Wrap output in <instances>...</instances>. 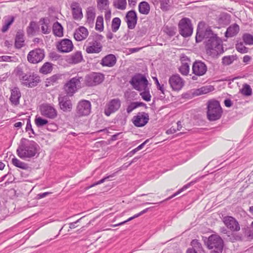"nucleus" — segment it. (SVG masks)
Segmentation results:
<instances>
[{"label":"nucleus","instance_id":"nucleus-13","mask_svg":"<svg viewBox=\"0 0 253 253\" xmlns=\"http://www.w3.org/2000/svg\"><path fill=\"white\" fill-rule=\"evenodd\" d=\"M44 57V50L43 49L37 48L31 51L29 53L27 56V59L28 61L30 63L36 64L42 61Z\"/></svg>","mask_w":253,"mask_h":253},{"label":"nucleus","instance_id":"nucleus-2","mask_svg":"<svg viewBox=\"0 0 253 253\" xmlns=\"http://www.w3.org/2000/svg\"><path fill=\"white\" fill-rule=\"evenodd\" d=\"M38 147L39 145L34 141L22 138L16 150V154L22 159H31L36 156Z\"/></svg>","mask_w":253,"mask_h":253},{"label":"nucleus","instance_id":"nucleus-60","mask_svg":"<svg viewBox=\"0 0 253 253\" xmlns=\"http://www.w3.org/2000/svg\"><path fill=\"white\" fill-rule=\"evenodd\" d=\"M143 47H135L127 49V54L136 52L140 50Z\"/></svg>","mask_w":253,"mask_h":253},{"label":"nucleus","instance_id":"nucleus-50","mask_svg":"<svg viewBox=\"0 0 253 253\" xmlns=\"http://www.w3.org/2000/svg\"><path fill=\"white\" fill-rule=\"evenodd\" d=\"M242 38L243 41L246 44H253V36L252 35L248 33H246L243 35Z\"/></svg>","mask_w":253,"mask_h":253},{"label":"nucleus","instance_id":"nucleus-53","mask_svg":"<svg viewBox=\"0 0 253 253\" xmlns=\"http://www.w3.org/2000/svg\"><path fill=\"white\" fill-rule=\"evenodd\" d=\"M160 7L164 11H167L170 8L169 0H160Z\"/></svg>","mask_w":253,"mask_h":253},{"label":"nucleus","instance_id":"nucleus-46","mask_svg":"<svg viewBox=\"0 0 253 253\" xmlns=\"http://www.w3.org/2000/svg\"><path fill=\"white\" fill-rule=\"evenodd\" d=\"M35 123L38 127H41L47 125L48 121L41 117L36 116L35 119Z\"/></svg>","mask_w":253,"mask_h":253},{"label":"nucleus","instance_id":"nucleus-5","mask_svg":"<svg viewBox=\"0 0 253 253\" xmlns=\"http://www.w3.org/2000/svg\"><path fill=\"white\" fill-rule=\"evenodd\" d=\"M206 245L211 253H221L223 251L224 242L218 235L212 234L208 239Z\"/></svg>","mask_w":253,"mask_h":253},{"label":"nucleus","instance_id":"nucleus-33","mask_svg":"<svg viewBox=\"0 0 253 253\" xmlns=\"http://www.w3.org/2000/svg\"><path fill=\"white\" fill-rule=\"evenodd\" d=\"M83 56L81 51H77L73 54L69 58L70 63L77 64L83 60Z\"/></svg>","mask_w":253,"mask_h":253},{"label":"nucleus","instance_id":"nucleus-7","mask_svg":"<svg viewBox=\"0 0 253 253\" xmlns=\"http://www.w3.org/2000/svg\"><path fill=\"white\" fill-rule=\"evenodd\" d=\"M133 88L137 91H142L148 87V81L143 75L137 74L135 75L129 81Z\"/></svg>","mask_w":253,"mask_h":253},{"label":"nucleus","instance_id":"nucleus-44","mask_svg":"<svg viewBox=\"0 0 253 253\" xmlns=\"http://www.w3.org/2000/svg\"><path fill=\"white\" fill-rule=\"evenodd\" d=\"M163 31L169 36L173 37L176 33V28L174 26H166L164 27Z\"/></svg>","mask_w":253,"mask_h":253},{"label":"nucleus","instance_id":"nucleus-36","mask_svg":"<svg viewBox=\"0 0 253 253\" xmlns=\"http://www.w3.org/2000/svg\"><path fill=\"white\" fill-rule=\"evenodd\" d=\"M139 107H147L146 104L141 102H131L127 105V113L133 111L136 108Z\"/></svg>","mask_w":253,"mask_h":253},{"label":"nucleus","instance_id":"nucleus-20","mask_svg":"<svg viewBox=\"0 0 253 253\" xmlns=\"http://www.w3.org/2000/svg\"><path fill=\"white\" fill-rule=\"evenodd\" d=\"M223 222L226 227L233 232H237L240 230V226L238 221L232 216H225L223 218Z\"/></svg>","mask_w":253,"mask_h":253},{"label":"nucleus","instance_id":"nucleus-27","mask_svg":"<svg viewBox=\"0 0 253 253\" xmlns=\"http://www.w3.org/2000/svg\"><path fill=\"white\" fill-rule=\"evenodd\" d=\"M20 97L21 93L18 87H14L11 89L10 100L13 104L15 105L18 104L19 103V99Z\"/></svg>","mask_w":253,"mask_h":253},{"label":"nucleus","instance_id":"nucleus-58","mask_svg":"<svg viewBox=\"0 0 253 253\" xmlns=\"http://www.w3.org/2000/svg\"><path fill=\"white\" fill-rule=\"evenodd\" d=\"M148 209L147 208L144 210H143L142 211H141V212H139L138 213H137V214H135V215H134L133 216H131L128 218H127V222L132 220L133 219L135 218H136V217H138V216L141 215L142 214H143V213H145L147 212V211H148Z\"/></svg>","mask_w":253,"mask_h":253},{"label":"nucleus","instance_id":"nucleus-55","mask_svg":"<svg viewBox=\"0 0 253 253\" xmlns=\"http://www.w3.org/2000/svg\"><path fill=\"white\" fill-rule=\"evenodd\" d=\"M229 239L232 242H234L237 241H242L243 236L242 234L239 233L232 234V236Z\"/></svg>","mask_w":253,"mask_h":253},{"label":"nucleus","instance_id":"nucleus-41","mask_svg":"<svg viewBox=\"0 0 253 253\" xmlns=\"http://www.w3.org/2000/svg\"><path fill=\"white\" fill-rule=\"evenodd\" d=\"M61 78V75H54L51 77L47 78L46 80V85L49 86L51 85H54L55 84L57 83V81Z\"/></svg>","mask_w":253,"mask_h":253},{"label":"nucleus","instance_id":"nucleus-10","mask_svg":"<svg viewBox=\"0 0 253 253\" xmlns=\"http://www.w3.org/2000/svg\"><path fill=\"white\" fill-rule=\"evenodd\" d=\"M41 114L46 118L54 119L57 116V111L53 105L45 103L40 106Z\"/></svg>","mask_w":253,"mask_h":253},{"label":"nucleus","instance_id":"nucleus-24","mask_svg":"<svg viewBox=\"0 0 253 253\" xmlns=\"http://www.w3.org/2000/svg\"><path fill=\"white\" fill-rule=\"evenodd\" d=\"M116 61V56L114 54H110L102 58L100 64L103 66L112 67L115 65Z\"/></svg>","mask_w":253,"mask_h":253},{"label":"nucleus","instance_id":"nucleus-31","mask_svg":"<svg viewBox=\"0 0 253 253\" xmlns=\"http://www.w3.org/2000/svg\"><path fill=\"white\" fill-rule=\"evenodd\" d=\"M63 28L61 25L58 22L54 23L52 31L54 35L57 37H61L63 36Z\"/></svg>","mask_w":253,"mask_h":253},{"label":"nucleus","instance_id":"nucleus-47","mask_svg":"<svg viewBox=\"0 0 253 253\" xmlns=\"http://www.w3.org/2000/svg\"><path fill=\"white\" fill-rule=\"evenodd\" d=\"M97 8L100 10H107L109 5L108 0H97Z\"/></svg>","mask_w":253,"mask_h":253},{"label":"nucleus","instance_id":"nucleus-43","mask_svg":"<svg viewBox=\"0 0 253 253\" xmlns=\"http://www.w3.org/2000/svg\"><path fill=\"white\" fill-rule=\"evenodd\" d=\"M140 95L142 99L146 101H150L151 98V95L150 93V89L149 87H146L145 89H143L142 91H139Z\"/></svg>","mask_w":253,"mask_h":253},{"label":"nucleus","instance_id":"nucleus-52","mask_svg":"<svg viewBox=\"0 0 253 253\" xmlns=\"http://www.w3.org/2000/svg\"><path fill=\"white\" fill-rule=\"evenodd\" d=\"M114 6L119 9H125L126 8V0H114Z\"/></svg>","mask_w":253,"mask_h":253},{"label":"nucleus","instance_id":"nucleus-56","mask_svg":"<svg viewBox=\"0 0 253 253\" xmlns=\"http://www.w3.org/2000/svg\"><path fill=\"white\" fill-rule=\"evenodd\" d=\"M237 50L241 53H246L248 52V48L245 47L242 43H238L236 46Z\"/></svg>","mask_w":253,"mask_h":253},{"label":"nucleus","instance_id":"nucleus-26","mask_svg":"<svg viewBox=\"0 0 253 253\" xmlns=\"http://www.w3.org/2000/svg\"><path fill=\"white\" fill-rule=\"evenodd\" d=\"M182 65L179 68V72L183 75H187L189 72V65L187 61H189V59L186 56L181 58Z\"/></svg>","mask_w":253,"mask_h":253},{"label":"nucleus","instance_id":"nucleus-17","mask_svg":"<svg viewBox=\"0 0 253 253\" xmlns=\"http://www.w3.org/2000/svg\"><path fill=\"white\" fill-rule=\"evenodd\" d=\"M208 68L206 64L200 60L195 61L192 66L193 73L197 76H202L206 74Z\"/></svg>","mask_w":253,"mask_h":253},{"label":"nucleus","instance_id":"nucleus-1","mask_svg":"<svg viewBox=\"0 0 253 253\" xmlns=\"http://www.w3.org/2000/svg\"><path fill=\"white\" fill-rule=\"evenodd\" d=\"M199 24L197 29L196 41L200 42L205 39V48L207 54L212 57L217 56L223 52L222 40L214 34L210 28L205 31L199 29Z\"/></svg>","mask_w":253,"mask_h":253},{"label":"nucleus","instance_id":"nucleus-38","mask_svg":"<svg viewBox=\"0 0 253 253\" xmlns=\"http://www.w3.org/2000/svg\"><path fill=\"white\" fill-rule=\"evenodd\" d=\"M240 92L245 96H251L253 93L252 89L247 84L243 85L242 88L240 89Z\"/></svg>","mask_w":253,"mask_h":253},{"label":"nucleus","instance_id":"nucleus-32","mask_svg":"<svg viewBox=\"0 0 253 253\" xmlns=\"http://www.w3.org/2000/svg\"><path fill=\"white\" fill-rule=\"evenodd\" d=\"M139 12L144 15L148 14L150 12V6L146 1L141 2L138 5Z\"/></svg>","mask_w":253,"mask_h":253},{"label":"nucleus","instance_id":"nucleus-34","mask_svg":"<svg viewBox=\"0 0 253 253\" xmlns=\"http://www.w3.org/2000/svg\"><path fill=\"white\" fill-rule=\"evenodd\" d=\"M12 164L15 166L16 167L22 169H27L29 168L27 164L23 162L16 158L15 156H13V158L11 160Z\"/></svg>","mask_w":253,"mask_h":253},{"label":"nucleus","instance_id":"nucleus-35","mask_svg":"<svg viewBox=\"0 0 253 253\" xmlns=\"http://www.w3.org/2000/svg\"><path fill=\"white\" fill-rule=\"evenodd\" d=\"M42 23L41 29L42 33L44 34H49L50 32V28L49 25V20L46 18H42L41 20Z\"/></svg>","mask_w":253,"mask_h":253},{"label":"nucleus","instance_id":"nucleus-40","mask_svg":"<svg viewBox=\"0 0 253 253\" xmlns=\"http://www.w3.org/2000/svg\"><path fill=\"white\" fill-rule=\"evenodd\" d=\"M52 69V64L50 62H46L42 66L40 72L43 74H47L50 73Z\"/></svg>","mask_w":253,"mask_h":253},{"label":"nucleus","instance_id":"nucleus-45","mask_svg":"<svg viewBox=\"0 0 253 253\" xmlns=\"http://www.w3.org/2000/svg\"><path fill=\"white\" fill-rule=\"evenodd\" d=\"M236 59V56L234 55L225 56L222 57V63L225 66L229 65Z\"/></svg>","mask_w":253,"mask_h":253},{"label":"nucleus","instance_id":"nucleus-61","mask_svg":"<svg viewBox=\"0 0 253 253\" xmlns=\"http://www.w3.org/2000/svg\"><path fill=\"white\" fill-rule=\"evenodd\" d=\"M50 193H51L50 192H44V193H40V194H38L37 195V198L38 199H41L45 197L48 196Z\"/></svg>","mask_w":253,"mask_h":253},{"label":"nucleus","instance_id":"nucleus-23","mask_svg":"<svg viewBox=\"0 0 253 253\" xmlns=\"http://www.w3.org/2000/svg\"><path fill=\"white\" fill-rule=\"evenodd\" d=\"M71 7L73 18L75 20L81 19L83 17V14L80 4L76 2H74L71 4Z\"/></svg>","mask_w":253,"mask_h":253},{"label":"nucleus","instance_id":"nucleus-57","mask_svg":"<svg viewBox=\"0 0 253 253\" xmlns=\"http://www.w3.org/2000/svg\"><path fill=\"white\" fill-rule=\"evenodd\" d=\"M112 176L110 175V176H107V177H105L103 178H102V179H101L100 180L96 182H95L93 184H91V185H90L89 187H87V189H89V188H92L97 185H98V184H101L102 183H103L107 179L109 178V177H111Z\"/></svg>","mask_w":253,"mask_h":253},{"label":"nucleus","instance_id":"nucleus-48","mask_svg":"<svg viewBox=\"0 0 253 253\" xmlns=\"http://www.w3.org/2000/svg\"><path fill=\"white\" fill-rule=\"evenodd\" d=\"M194 183V182H190L188 183H187V184L184 185L182 188L179 189L176 192H175V193H174L173 195H172L171 196H170V197H168V198H167L165 200L166 201H168L169 200H170L171 199L174 198V197L176 196L177 195H178V194H179L180 193H181L182 192H183V191H184L185 190L187 189V188H188L189 187H190V186L192 185V184H193Z\"/></svg>","mask_w":253,"mask_h":253},{"label":"nucleus","instance_id":"nucleus-14","mask_svg":"<svg viewBox=\"0 0 253 253\" xmlns=\"http://www.w3.org/2000/svg\"><path fill=\"white\" fill-rule=\"evenodd\" d=\"M149 120L148 114L145 112H139L133 116L132 121L135 126L142 127L146 125Z\"/></svg>","mask_w":253,"mask_h":253},{"label":"nucleus","instance_id":"nucleus-22","mask_svg":"<svg viewBox=\"0 0 253 253\" xmlns=\"http://www.w3.org/2000/svg\"><path fill=\"white\" fill-rule=\"evenodd\" d=\"M88 35L87 29L83 26H81L76 30L74 34V38L77 41H82L85 39Z\"/></svg>","mask_w":253,"mask_h":253},{"label":"nucleus","instance_id":"nucleus-25","mask_svg":"<svg viewBox=\"0 0 253 253\" xmlns=\"http://www.w3.org/2000/svg\"><path fill=\"white\" fill-rule=\"evenodd\" d=\"M86 23L91 27L93 26L95 17V8L93 7H89L86 9Z\"/></svg>","mask_w":253,"mask_h":253},{"label":"nucleus","instance_id":"nucleus-39","mask_svg":"<svg viewBox=\"0 0 253 253\" xmlns=\"http://www.w3.org/2000/svg\"><path fill=\"white\" fill-rule=\"evenodd\" d=\"M191 245L193 247V250L196 251V252H199L200 253H203L204 251L202 248L201 244L197 239L193 240L191 241Z\"/></svg>","mask_w":253,"mask_h":253},{"label":"nucleus","instance_id":"nucleus-15","mask_svg":"<svg viewBox=\"0 0 253 253\" xmlns=\"http://www.w3.org/2000/svg\"><path fill=\"white\" fill-rule=\"evenodd\" d=\"M86 42L88 44L86 46L85 51L87 53H98L102 50V46L97 40L93 39L91 41L90 38H89Z\"/></svg>","mask_w":253,"mask_h":253},{"label":"nucleus","instance_id":"nucleus-16","mask_svg":"<svg viewBox=\"0 0 253 253\" xmlns=\"http://www.w3.org/2000/svg\"><path fill=\"white\" fill-rule=\"evenodd\" d=\"M59 105L64 112H70L72 109V103L69 95L61 94L58 98Z\"/></svg>","mask_w":253,"mask_h":253},{"label":"nucleus","instance_id":"nucleus-54","mask_svg":"<svg viewBox=\"0 0 253 253\" xmlns=\"http://www.w3.org/2000/svg\"><path fill=\"white\" fill-rule=\"evenodd\" d=\"M244 233L245 236L249 240H252L253 239V230L251 229L249 227H247L243 229Z\"/></svg>","mask_w":253,"mask_h":253},{"label":"nucleus","instance_id":"nucleus-59","mask_svg":"<svg viewBox=\"0 0 253 253\" xmlns=\"http://www.w3.org/2000/svg\"><path fill=\"white\" fill-rule=\"evenodd\" d=\"M157 88L161 91V93L165 95V91H166L164 84H159L157 85Z\"/></svg>","mask_w":253,"mask_h":253},{"label":"nucleus","instance_id":"nucleus-30","mask_svg":"<svg viewBox=\"0 0 253 253\" xmlns=\"http://www.w3.org/2000/svg\"><path fill=\"white\" fill-rule=\"evenodd\" d=\"M14 20V17L12 16H8L4 18V24L3 25L1 28V32L2 33L6 32L10 26L13 23Z\"/></svg>","mask_w":253,"mask_h":253},{"label":"nucleus","instance_id":"nucleus-3","mask_svg":"<svg viewBox=\"0 0 253 253\" xmlns=\"http://www.w3.org/2000/svg\"><path fill=\"white\" fill-rule=\"evenodd\" d=\"M26 66H19L14 70V73L22 84L29 87H33L38 85L40 82V77L34 73L28 72Z\"/></svg>","mask_w":253,"mask_h":253},{"label":"nucleus","instance_id":"nucleus-6","mask_svg":"<svg viewBox=\"0 0 253 253\" xmlns=\"http://www.w3.org/2000/svg\"><path fill=\"white\" fill-rule=\"evenodd\" d=\"M179 34L183 37L187 38L191 36L193 28L191 20L186 17L182 18L178 24Z\"/></svg>","mask_w":253,"mask_h":253},{"label":"nucleus","instance_id":"nucleus-63","mask_svg":"<svg viewBox=\"0 0 253 253\" xmlns=\"http://www.w3.org/2000/svg\"><path fill=\"white\" fill-rule=\"evenodd\" d=\"M177 130L176 128H175L173 126H172L170 128L167 130L166 133L168 134H172L176 132Z\"/></svg>","mask_w":253,"mask_h":253},{"label":"nucleus","instance_id":"nucleus-11","mask_svg":"<svg viewBox=\"0 0 253 253\" xmlns=\"http://www.w3.org/2000/svg\"><path fill=\"white\" fill-rule=\"evenodd\" d=\"M104 79V75L101 73H92L85 76V83L86 85L92 86L101 83Z\"/></svg>","mask_w":253,"mask_h":253},{"label":"nucleus","instance_id":"nucleus-9","mask_svg":"<svg viewBox=\"0 0 253 253\" xmlns=\"http://www.w3.org/2000/svg\"><path fill=\"white\" fill-rule=\"evenodd\" d=\"M82 77L79 76L72 78L64 85V89L67 95L72 96L77 91V86L81 83Z\"/></svg>","mask_w":253,"mask_h":253},{"label":"nucleus","instance_id":"nucleus-49","mask_svg":"<svg viewBox=\"0 0 253 253\" xmlns=\"http://www.w3.org/2000/svg\"><path fill=\"white\" fill-rule=\"evenodd\" d=\"M103 18L102 16H99L96 19L95 29L101 32L103 30Z\"/></svg>","mask_w":253,"mask_h":253},{"label":"nucleus","instance_id":"nucleus-29","mask_svg":"<svg viewBox=\"0 0 253 253\" xmlns=\"http://www.w3.org/2000/svg\"><path fill=\"white\" fill-rule=\"evenodd\" d=\"M24 35L23 31H19L17 32L15 40V46L17 48H20L24 45Z\"/></svg>","mask_w":253,"mask_h":253},{"label":"nucleus","instance_id":"nucleus-51","mask_svg":"<svg viewBox=\"0 0 253 253\" xmlns=\"http://www.w3.org/2000/svg\"><path fill=\"white\" fill-rule=\"evenodd\" d=\"M121 24V20L119 18H114L112 22V30L113 32H116L119 28Z\"/></svg>","mask_w":253,"mask_h":253},{"label":"nucleus","instance_id":"nucleus-28","mask_svg":"<svg viewBox=\"0 0 253 253\" xmlns=\"http://www.w3.org/2000/svg\"><path fill=\"white\" fill-rule=\"evenodd\" d=\"M239 26L237 24L235 23L230 26L227 29L225 33L226 37H233L236 35L239 32Z\"/></svg>","mask_w":253,"mask_h":253},{"label":"nucleus","instance_id":"nucleus-64","mask_svg":"<svg viewBox=\"0 0 253 253\" xmlns=\"http://www.w3.org/2000/svg\"><path fill=\"white\" fill-rule=\"evenodd\" d=\"M32 125L31 124V121L30 119H28L27 121V125H26V131H30V129H32Z\"/></svg>","mask_w":253,"mask_h":253},{"label":"nucleus","instance_id":"nucleus-62","mask_svg":"<svg viewBox=\"0 0 253 253\" xmlns=\"http://www.w3.org/2000/svg\"><path fill=\"white\" fill-rule=\"evenodd\" d=\"M47 129L49 130H55L57 128V126L54 124H49L47 125Z\"/></svg>","mask_w":253,"mask_h":253},{"label":"nucleus","instance_id":"nucleus-42","mask_svg":"<svg viewBox=\"0 0 253 253\" xmlns=\"http://www.w3.org/2000/svg\"><path fill=\"white\" fill-rule=\"evenodd\" d=\"M37 29L38 26L36 22L31 21L27 29V34L28 35H34L36 33Z\"/></svg>","mask_w":253,"mask_h":253},{"label":"nucleus","instance_id":"nucleus-12","mask_svg":"<svg viewBox=\"0 0 253 253\" xmlns=\"http://www.w3.org/2000/svg\"><path fill=\"white\" fill-rule=\"evenodd\" d=\"M169 84L173 91H179L184 84L183 79L178 74L173 75L169 78Z\"/></svg>","mask_w":253,"mask_h":253},{"label":"nucleus","instance_id":"nucleus-19","mask_svg":"<svg viewBox=\"0 0 253 253\" xmlns=\"http://www.w3.org/2000/svg\"><path fill=\"white\" fill-rule=\"evenodd\" d=\"M58 50L61 52H69L73 50V44L72 42L68 39L61 40L56 45Z\"/></svg>","mask_w":253,"mask_h":253},{"label":"nucleus","instance_id":"nucleus-8","mask_svg":"<svg viewBox=\"0 0 253 253\" xmlns=\"http://www.w3.org/2000/svg\"><path fill=\"white\" fill-rule=\"evenodd\" d=\"M91 104L90 101L86 100L80 101L76 109V117H81L88 116L91 112Z\"/></svg>","mask_w":253,"mask_h":253},{"label":"nucleus","instance_id":"nucleus-21","mask_svg":"<svg viewBox=\"0 0 253 253\" xmlns=\"http://www.w3.org/2000/svg\"><path fill=\"white\" fill-rule=\"evenodd\" d=\"M127 28L130 29H133L135 28L137 21V15L135 11L131 10L127 12Z\"/></svg>","mask_w":253,"mask_h":253},{"label":"nucleus","instance_id":"nucleus-37","mask_svg":"<svg viewBox=\"0 0 253 253\" xmlns=\"http://www.w3.org/2000/svg\"><path fill=\"white\" fill-rule=\"evenodd\" d=\"M214 88L212 85L204 86L198 89L196 91V93L197 95L205 94L214 90Z\"/></svg>","mask_w":253,"mask_h":253},{"label":"nucleus","instance_id":"nucleus-18","mask_svg":"<svg viewBox=\"0 0 253 253\" xmlns=\"http://www.w3.org/2000/svg\"><path fill=\"white\" fill-rule=\"evenodd\" d=\"M121 106V101L119 99L111 100L106 105L104 113L109 116L111 114L117 111Z\"/></svg>","mask_w":253,"mask_h":253},{"label":"nucleus","instance_id":"nucleus-4","mask_svg":"<svg viewBox=\"0 0 253 253\" xmlns=\"http://www.w3.org/2000/svg\"><path fill=\"white\" fill-rule=\"evenodd\" d=\"M207 109V117L210 121H214L221 118L223 111L219 101L215 100L209 101Z\"/></svg>","mask_w":253,"mask_h":253}]
</instances>
